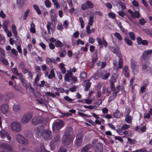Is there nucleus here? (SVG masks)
Here are the masks:
<instances>
[{
  "instance_id": "f257e3e1",
  "label": "nucleus",
  "mask_w": 152,
  "mask_h": 152,
  "mask_svg": "<svg viewBox=\"0 0 152 152\" xmlns=\"http://www.w3.org/2000/svg\"><path fill=\"white\" fill-rule=\"evenodd\" d=\"M109 47L110 50L114 53H115L119 58L118 64H117V61L116 60H115L113 61L114 68L117 69L122 68L123 67L124 62L120 53L119 52H116L115 48L112 46H110Z\"/></svg>"
},
{
  "instance_id": "f03ea898",
  "label": "nucleus",
  "mask_w": 152,
  "mask_h": 152,
  "mask_svg": "<svg viewBox=\"0 0 152 152\" xmlns=\"http://www.w3.org/2000/svg\"><path fill=\"white\" fill-rule=\"evenodd\" d=\"M73 132L72 128L71 127H68L66 129L63 137V142L65 144L68 145L70 144Z\"/></svg>"
},
{
  "instance_id": "7ed1b4c3",
  "label": "nucleus",
  "mask_w": 152,
  "mask_h": 152,
  "mask_svg": "<svg viewBox=\"0 0 152 152\" xmlns=\"http://www.w3.org/2000/svg\"><path fill=\"white\" fill-rule=\"evenodd\" d=\"M64 126V123L62 120H58L54 122L53 125V129L55 132H58Z\"/></svg>"
},
{
  "instance_id": "20e7f679",
  "label": "nucleus",
  "mask_w": 152,
  "mask_h": 152,
  "mask_svg": "<svg viewBox=\"0 0 152 152\" xmlns=\"http://www.w3.org/2000/svg\"><path fill=\"white\" fill-rule=\"evenodd\" d=\"M16 139L18 142L20 144L27 145L28 144V140L21 134H18L16 135Z\"/></svg>"
},
{
  "instance_id": "39448f33",
  "label": "nucleus",
  "mask_w": 152,
  "mask_h": 152,
  "mask_svg": "<svg viewBox=\"0 0 152 152\" xmlns=\"http://www.w3.org/2000/svg\"><path fill=\"white\" fill-rule=\"evenodd\" d=\"M44 130L43 126H39L36 128L34 131L33 134L37 137L42 135L43 132Z\"/></svg>"
},
{
  "instance_id": "423d86ee",
  "label": "nucleus",
  "mask_w": 152,
  "mask_h": 152,
  "mask_svg": "<svg viewBox=\"0 0 152 152\" xmlns=\"http://www.w3.org/2000/svg\"><path fill=\"white\" fill-rule=\"evenodd\" d=\"M32 117V114L31 113H25L23 116L21 121L22 123L26 124L29 122Z\"/></svg>"
},
{
  "instance_id": "0eeeda50",
  "label": "nucleus",
  "mask_w": 152,
  "mask_h": 152,
  "mask_svg": "<svg viewBox=\"0 0 152 152\" xmlns=\"http://www.w3.org/2000/svg\"><path fill=\"white\" fill-rule=\"evenodd\" d=\"M11 127L13 130L16 132H20L21 129V126L20 124L19 123L15 122L12 123Z\"/></svg>"
},
{
  "instance_id": "6e6552de",
  "label": "nucleus",
  "mask_w": 152,
  "mask_h": 152,
  "mask_svg": "<svg viewBox=\"0 0 152 152\" xmlns=\"http://www.w3.org/2000/svg\"><path fill=\"white\" fill-rule=\"evenodd\" d=\"M47 28L48 29V33L49 34H51V31L53 33L55 31L56 26L55 23L50 22H48L47 25Z\"/></svg>"
},
{
  "instance_id": "1a4fd4ad",
  "label": "nucleus",
  "mask_w": 152,
  "mask_h": 152,
  "mask_svg": "<svg viewBox=\"0 0 152 152\" xmlns=\"http://www.w3.org/2000/svg\"><path fill=\"white\" fill-rule=\"evenodd\" d=\"M44 121V118L42 116L34 117L31 121L32 123L34 125H37L42 123Z\"/></svg>"
},
{
  "instance_id": "9d476101",
  "label": "nucleus",
  "mask_w": 152,
  "mask_h": 152,
  "mask_svg": "<svg viewBox=\"0 0 152 152\" xmlns=\"http://www.w3.org/2000/svg\"><path fill=\"white\" fill-rule=\"evenodd\" d=\"M42 136L45 139L50 140L52 137L51 132L48 130H45L44 129Z\"/></svg>"
},
{
  "instance_id": "9b49d317",
  "label": "nucleus",
  "mask_w": 152,
  "mask_h": 152,
  "mask_svg": "<svg viewBox=\"0 0 152 152\" xmlns=\"http://www.w3.org/2000/svg\"><path fill=\"white\" fill-rule=\"evenodd\" d=\"M72 71H71V69H70L69 70L67 71V73L65 74L64 77V80L68 82H69L73 75Z\"/></svg>"
},
{
  "instance_id": "f8f14e48",
  "label": "nucleus",
  "mask_w": 152,
  "mask_h": 152,
  "mask_svg": "<svg viewBox=\"0 0 152 152\" xmlns=\"http://www.w3.org/2000/svg\"><path fill=\"white\" fill-rule=\"evenodd\" d=\"M110 75V73L109 72L102 71L100 73V77L104 80H107Z\"/></svg>"
},
{
  "instance_id": "ddd939ff",
  "label": "nucleus",
  "mask_w": 152,
  "mask_h": 152,
  "mask_svg": "<svg viewBox=\"0 0 152 152\" xmlns=\"http://www.w3.org/2000/svg\"><path fill=\"white\" fill-rule=\"evenodd\" d=\"M96 40L99 45H103L105 47H107V43L105 40L104 38L103 37L102 40L99 38H96Z\"/></svg>"
},
{
  "instance_id": "4468645a",
  "label": "nucleus",
  "mask_w": 152,
  "mask_h": 152,
  "mask_svg": "<svg viewBox=\"0 0 152 152\" xmlns=\"http://www.w3.org/2000/svg\"><path fill=\"white\" fill-rule=\"evenodd\" d=\"M152 53V50L150 49L145 50L142 54V57L144 59L148 58V56H151Z\"/></svg>"
},
{
  "instance_id": "2eb2a0df",
  "label": "nucleus",
  "mask_w": 152,
  "mask_h": 152,
  "mask_svg": "<svg viewBox=\"0 0 152 152\" xmlns=\"http://www.w3.org/2000/svg\"><path fill=\"white\" fill-rule=\"evenodd\" d=\"M9 110V106L6 104H3L1 107V111L3 113L5 114L7 113Z\"/></svg>"
},
{
  "instance_id": "dca6fc26",
  "label": "nucleus",
  "mask_w": 152,
  "mask_h": 152,
  "mask_svg": "<svg viewBox=\"0 0 152 152\" xmlns=\"http://www.w3.org/2000/svg\"><path fill=\"white\" fill-rule=\"evenodd\" d=\"M0 148L1 149L10 152V145L6 143H1L0 144Z\"/></svg>"
},
{
  "instance_id": "f3484780",
  "label": "nucleus",
  "mask_w": 152,
  "mask_h": 152,
  "mask_svg": "<svg viewBox=\"0 0 152 152\" xmlns=\"http://www.w3.org/2000/svg\"><path fill=\"white\" fill-rule=\"evenodd\" d=\"M89 80H85L83 81V85L85 87L84 90L88 91L90 88L91 85V83L89 82Z\"/></svg>"
},
{
  "instance_id": "a211bd4d",
  "label": "nucleus",
  "mask_w": 152,
  "mask_h": 152,
  "mask_svg": "<svg viewBox=\"0 0 152 152\" xmlns=\"http://www.w3.org/2000/svg\"><path fill=\"white\" fill-rule=\"evenodd\" d=\"M122 71L126 77H128L129 76V69L127 65H125L124 66Z\"/></svg>"
},
{
  "instance_id": "6ab92c4d",
  "label": "nucleus",
  "mask_w": 152,
  "mask_h": 152,
  "mask_svg": "<svg viewBox=\"0 0 152 152\" xmlns=\"http://www.w3.org/2000/svg\"><path fill=\"white\" fill-rule=\"evenodd\" d=\"M41 75V73H38L36 75L35 78L34 80L33 85L34 86H37L38 85L37 82L40 79Z\"/></svg>"
},
{
  "instance_id": "aec40b11",
  "label": "nucleus",
  "mask_w": 152,
  "mask_h": 152,
  "mask_svg": "<svg viewBox=\"0 0 152 152\" xmlns=\"http://www.w3.org/2000/svg\"><path fill=\"white\" fill-rule=\"evenodd\" d=\"M102 145L101 143H98L96 146V148L95 150V152H103Z\"/></svg>"
},
{
  "instance_id": "412c9836",
  "label": "nucleus",
  "mask_w": 152,
  "mask_h": 152,
  "mask_svg": "<svg viewBox=\"0 0 152 152\" xmlns=\"http://www.w3.org/2000/svg\"><path fill=\"white\" fill-rule=\"evenodd\" d=\"M132 3L134 6L133 7V9L134 10H140V9L139 8V4L136 0H133L132 2Z\"/></svg>"
},
{
  "instance_id": "4be33fe9",
  "label": "nucleus",
  "mask_w": 152,
  "mask_h": 152,
  "mask_svg": "<svg viewBox=\"0 0 152 152\" xmlns=\"http://www.w3.org/2000/svg\"><path fill=\"white\" fill-rule=\"evenodd\" d=\"M113 116L116 118H119L121 116H123V114L118 110H116L113 114Z\"/></svg>"
},
{
  "instance_id": "5701e85b",
  "label": "nucleus",
  "mask_w": 152,
  "mask_h": 152,
  "mask_svg": "<svg viewBox=\"0 0 152 152\" xmlns=\"http://www.w3.org/2000/svg\"><path fill=\"white\" fill-rule=\"evenodd\" d=\"M7 132L4 130H1L0 131V135L1 137L2 138H4L5 137H7L8 139L10 140V136L7 135Z\"/></svg>"
},
{
  "instance_id": "b1692460",
  "label": "nucleus",
  "mask_w": 152,
  "mask_h": 152,
  "mask_svg": "<svg viewBox=\"0 0 152 152\" xmlns=\"http://www.w3.org/2000/svg\"><path fill=\"white\" fill-rule=\"evenodd\" d=\"M132 68L133 69V70L137 71L138 70V66L137 65V64L135 62H133L132 60L131 63Z\"/></svg>"
},
{
  "instance_id": "393cba45",
  "label": "nucleus",
  "mask_w": 152,
  "mask_h": 152,
  "mask_svg": "<svg viewBox=\"0 0 152 152\" xmlns=\"http://www.w3.org/2000/svg\"><path fill=\"white\" fill-rule=\"evenodd\" d=\"M118 77V75L117 74L115 73L113 74L111 77V78L109 80L110 83H115L116 82V80L117 79Z\"/></svg>"
},
{
  "instance_id": "a878e982",
  "label": "nucleus",
  "mask_w": 152,
  "mask_h": 152,
  "mask_svg": "<svg viewBox=\"0 0 152 152\" xmlns=\"http://www.w3.org/2000/svg\"><path fill=\"white\" fill-rule=\"evenodd\" d=\"M59 67L61 72L63 74H65L66 72V69L64 66V64L61 63L59 64Z\"/></svg>"
},
{
  "instance_id": "bb28decb",
  "label": "nucleus",
  "mask_w": 152,
  "mask_h": 152,
  "mask_svg": "<svg viewBox=\"0 0 152 152\" xmlns=\"http://www.w3.org/2000/svg\"><path fill=\"white\" fill-rule=\"evenodd\" d=\"M91 145L88 144L84 146L82 149L81 152H87L91 148Z\"/></svg>"
},
{
  "instance_id": "cd10ccee",
  "label": "nucleus",
  "mask_w": 152,
  "mask_h": 152,
  "mask_svg": "<svg viewBox=\"0 0 152 152\" xmlns=\"http://www.w3.org/2000/svg\"><path fill=\"white\" fill-rule=\"evenodd\" d=\"M142 69L143 70L146 69L147 71H151V68L149 66L148 64L146 63L143 64Z\"/></svg>"
},
{
  "instance_id": "c85d7f7f",
  "label": "nucleus",
  "mask_w": 152,
  "mask_h": 152,
  "mask_svg": "<svg viewBox=\"0 0 152 152\" xmlns=\"http://www.w3.org/2000/svg\"><path fill=\"white\" fill-rule=\"evenodd\" d=\"M53 77L55 78V75L54 69H52L50 71V73L48 76V78L51 79H52Z\"/></svg>"
},
{
  "instance_id": "c756f323",
  "label": "nucleus",
  "mask_w": 152,
  "mask_h": 152,
  "mask_svg": "<svg viewBox=\"0 0 152 152\" xmlns=\"http://www.w3.org/2000/svg\"><path fill=\"white\" fill-rule=\"evenodd\" d=\"M0 60L1 61L2 63L5 65H8V62L7 60H6L5 58L1 56L0 55Z\"/></svg>"
},
{
  "instance_id": "7c9ffc66",
  "label": "nucleus",
  "mask_w": 152,
  "mask_h": 152,
  "mask_svg": "<svg viewBox=\"0 0 152 152\" xmlns=\"http://www.w3.org/2000/svg\"><path fill=\"white\" fill-rule=\"evenodd\" d=\"M11 28L12 33L14 35L16 36L17 34V32L16 30L17 28L15 24H12L11 26Z\"/></svg>"
},
{
  "instance_id": "2f4dec72",
  "label": "nucleus",
  "mask_w": 152,
  "mask_h": 152,
  "mask_svg": "<svg viewBox=\"0 0 152 152\" xmlns=\"http://www.w3.org/2000/svg\"><path fill=\"white\" fill-rule=\"evenodd\" d=\"M46 62L47 64H49L50 63H53L55 64L56 63V61L55 58H46Z\"/></svg>"
},
{
  "instance_id": "473e14b6",
  "label": "nucleus",
  "mask_w": 152,
  "mask_h": 152,
  "mask_svg": "<svg viewBox=\"0 0 152 152\" xmlns=\"http://www.w3.org/2000/svg\"><path fill=\"white\" fill-rule=\"evenodd\" d=\"M135 11L134 13L133 17H135L139 18L140 17V15L138 10H135Z\"/></svg>"
},
{
  "instance_id": "72a5a7b5",
  "label": "nucleus",
  "mask_w": 152,
  "mask_h": 152,
  "mask_svg": "<svg viewBox=\"0 0 152 152\" xmlns=\"http://www.w3.org/2000/svg\"><path fill=\"white\" fill-rule=\"evenodd\" d=\"M125 117V122L129 124H130L132 123V116H130Z\"/></svg>"
},
{
  "instance_id": "f704fd0d",
  "label": "nucleus",
  "mask_w": 152,
  "mask_h": 152,
  "mask_svg": "<svg viewBox=\"0 0 152 152\" xmlns=\"http://www.w3.org/2000/svg\"><path fill=\"white\" fill-rule=\"evenodd\" d=\"M114 36L120 41L122 39V38L120 34L118 32H115L114 34Z\"/></svg>"
},
{
  "instance_id": "c9c22d12",
  "label": "nucleus",
  "mask_w": 152,
  "mask_h": 152,
  "mask_svg": "<svg viewBox=\"0 0 152 152\" xmlns=\"http://www.w3.org/2000/svg\"><path fill=\"white\" fill-rule=\"evenodd\" d=\"M147 83V84H146L145 85L142 86L140 88V91L142 93H143L145 91L146 88L148 84V81L147 80L146 81Z\"/></svg>"
},
{
  "instance_id": "e433bc0d",
  "label": "nucleus",
  "mask_w": 152,
  "mask_h": 152,
  "mask_svg": "<svg viewBox=\"0 0 152 152\" xmlns=\"http://www.w3.org/2000/svg\"><path fill=\"white\" fill-rule=\"evenodd\" d=\"M94 22V18L92 16H90L89 18V21L88 23V25L91 26L93 24Z\"/></svg>"
},
{
  "instance_id": "4c0bfd02",
  "label": "nucleus",
  "mask_w": 152,
  "mask_h": 152,
  "mask_svg": "<svg viewBox=\"0 0 152 152\" xmlns=\"http://www.w3.org/2000/svg\"><path fill=\"white\" fill-rule=\"evenodd\" d=\"M80 79L81 80L85 79L86 78V74L85 72H82L80 74Z\"/></svg>"
},
{
  "instance_id": "58836bf2",
  "label": "nucleus",
  "mask_w": 152,
  "mask_h": 152,
  "mask_svg": "<svg viewBox=\"0 0 152 152\" xmlns=\"http://www.w3.org/2000/svg\"><path fill=\"white\" fill-rule=\"evenodd\" d=\"M132 152H148L147 149L145 148H142L141 149L137 150Z\"/></svg>"
},
{
  "instance_id": "ea45409f",
  "label": "nucleus",
  "mask_w": 152,
  "mask_h": 152,
  "mask_svg": "<svg viewBox=\"0 0 152 152\" xmlns=\"http://www.w3.org/2000/svg\"><path fill=\"white\" fill-rule=\"evenodd\" d=\"M98 59L97 53L96 52H95L92 58V61L95 63Z\"/></svg>"
},
{
  "instance_id": "a19ab883",
  "label": "nucleus",
  "mask_w": 152,
  "mask_h": 152,
  "mask_svg": "<svg viewBox=\"0 0 152 152\" xmlns=\"http://www.w3.org/2000/svg\"><path fill=\"white\" fill-rule=\"evenodd\" d=\"M120 87L121 86L120 85L117 86L116 87V88L115 89H114L113 91V94H115V95L117 96L118 93L120 91Z\"/></svg>"
},
{
  "instance_id": "79ce46f5",
  "label": "nucleus",
  "mask_w": 152,
  "mask_h": 152,
  "mask_svg": "<svg viewBox=\"0 0 152 152\" xmlns=\"http://www.w3.org/2000/svg\"><path fill=\"white\" fill-rule=\"evenodd\" d=\"M26 64L23 61H22L19 64L18 68L19 69L22 70L25 67Z\"/></svg>"
},
{
  "instance_id": "37998d69",
  "label": "nucleus",
  "mask_w": 152,
  "mask_h": 152,
  "mask_svg": "<svg viewBox=\"0 0 152 152\" xmlns=\"http://www.w3.org/2000/svg\"><path fill=\"white\" fill-rule=\"evenodd\" d=\"M33 7L34 9L35 10L37 13L38 14H41V11L39 9L38 7L36 5H34L33 6Z\"/></svg>"
},
{
  "instance_id": "c03bdc74",
  "label": "nucleus",
  "mask_w": 152,
  "mask_h": 152,
  "mask_svg": "<svg viewBox=\"0 0 152 152\" xmlns=\"http://www.w3.org/2000/svg\"><path fill=\"white\" fill-rule=\"evenodd\" d=\"M44 93L46 94V95H47L48 96H51L53 98L55 97L56 96V95L55 94L51 92H45Z\"/></svg>"
},
{
  "instance_id": "a18cd8bd",
  "label": "nucleus",
  "mask_w": 152,
  "mask_h": 152,
  "mask_svg": "<svg viewBox=\"0 0 152 152\" xmlns=\"http://www.w3.org/2000/svg\"><path fill=\"white\" fill-rule=\"evenodd\" d=\"M55 45L57 47H62L63 46L62 42L58 40L56 42Z\"/></svg>"
},
{
  "instance_id": "49530a36",
  "label": "nucleus",
  "mask_w": 152,
  "mask_h": 152,
  "mask_svg": "<svg viewBox=\"0 0 152 152\" xmlns=\"http://www.w3.org/2000/svg\"><path fill=\"white\" fill-rule=\"evenodd\" d=\"M124 40L127 43V44L130 46H132V42L129 39L125 38H124Z\"/></svg>"
},
{
  "instance_id": "de8ad7c7",
  "label": "nucleus",
  "mask_w": 152,
  "mask_h": 152,
  "mask_svg": "<svg viewBox=\"0 0 152 152\" xmlns=\"http://www.w3.org/2000/svg\"><path fill=\"white\" fill-rule=\"evenodd\" d=\"M13 109L15 112H17L20 110V107L19 105H15L13 106Z\"/></svg>"
},
{
  "instance_id": "09e8293b",
  "label": "nucleus",
  "mask_w": 152,
  "mask_h": 152,
  "mask_svg": "<svg viewBox=\"0 0 152 152\" xmlns=\"http://www.w3.org/2000/svg\"><path fill=\"white\" fill-rule=\"evenodd\" d=\"M129 36L130 38L132 40H134L135 39V36L134 33L132 32H130L129 33Z\"/></svg>"
},
{
  "instance_id": "8fccbe9b",
  "label": "nucleus",
  "mask_w": 152,
  "mask_h": 152,
  "mask_svg": "<svg viewBox=\"0 0 152 152\" xmlns=\"http://www.w3.org/2000/svg\"><path fill=\"white\" fill-rule=\"evenodd\" d=\"M116 96L115 95V94H113V93L112 95L110 96L109 97V99L108 101V102H110L113 100L115 99Z\"/></svg>"
},
{
  "instance_id": "3c124183",
  "label": "nucleus",
  "mask_w": 152,
  "mask_h": 152,
  "mask_svg": "<svg viewBox=\"0 0 152 152\" xmlns=\"http://www.w3.org/2000/svg\"><path fill=\"white\" fill-rule=\"evenodd\" d=\"M54 5L55 6L56 9H58L60 8V6L57 0H51Z\"/></svg>"
},
{
  "instance_id": "603ef678",
  "label": "nucleus",
  "mask_w": 152,
  "mask_h": 152,
  "mask_svg": "<svg viewBox=\"0 0 152 152\" xmlns=\"http://www.w3.org/2000/svg\"><path fill=\"white\" fill-rule=\"evenodd\" d=\"M82 140H77L76 139L75 142V145L76 146H80L82 144Z\"/></svg>"
},
{
  "instance_id": "864d4df0",
  "label": "nucleus",
  "mask_w": 152,
  "mask_h": 152,
  "mask_svg": "<svg viewBox=\"0 0 152 152\" xmlns=\"http://www.w3.org/2000/svg\"><path fill=\"white\" fill-rule=\"evenodd\" d=\"M66 51L64 50H61L60 54V56L61 57H63L65 56L66 55Z\"/></svg>"
},
{
  "instance_id": "5fc2aeb1",
  "label": "nucleus",
  "mask_w": 152,
  "mask_h": 152,
  "mask_svg": "<svg viewBox=\"0 0 152 152\" xmlns=\"http://www.w3.org/2000/svg\"><path fill=\"white\" fill-rule=\"evenodd\" d=\"M29 10H28L26 11L23 16V20H26V19L28 16V15L29 13Z\"/></svg>"
},
{
  "instance_id": "6e6d98bb",
  "label": "nucleus",
  "mask_w": 152,
  "mask_h": 152,
  "mask_svg": "<svg viewBox=\"0 0 152 152\" xmlns=\"http://www.w3.org/2000/svg\"><path fill=\"white\" fill-rule=\"evenodd\" d=\"M20 81L22 83V85H23V86L24 87H25L27 89L28 86L26 84V81L25 79H24L23 80H22Z\"/></svg>"
},
{
  "instance_id": "4d7b16f0",
  "label": "nucleus",
  "mask_w": 152,
  "mask_h": 152,
  "mask_svg": "<svg viewBox=\"0 0 152 152\" xmlns=\"http://www.w3.org/2000/svg\"><path fill=\"white\" fill-rule=\"evenodd\" d=\"M79 20L81 24V28H83L84 27V23L83 18L81 17H79Z\"/></svg>"
},
{
  "instance_id": "13d9d810",
  "label": "nucleus",
  "mask_w": 152,
  "mask_h": 152,
  "mask_svg": "<svg viewBox=\"0 0 152 152\" xmlns=\"http://www.w3.org/2000/svg\"><path fill=\"white\" fill-rule=\"evenodd\" d=\"M130 127V126L129 125L127 124H124L122 126L121 129L123 130H126L129 129Z\"/></svg>"
},
{
  "instance_id": "bf43d9fd",
  "label": "nucleus",
  "mask_w": 152,
  "mask_h": 152,
  "mask_svg": "<svg viewBox=\"0 0 152 152\" xmlns=\"http://www.w3.org/2000/svg\"><path fill=\"white\" fill-rule=\"evenodd\" d=\"M76 139L82 140L83 138V135L81 133H78L76 136Z\"/></svg>"
},
{
  "instance_id": "052dcab7",
  "label": "nucleus",
  "mask_w": 152,
  "mask_h": 152,
  "mask_svg": "<svg viewBox=\"0 0 152 152\" xmlns=\"http://www.w3.org/2000/svg\"><path fill=\"white\" fill-rule=\"evenodd\" d=\"M127 139L129 143L131 144H134L136 142V141L134 139H132L129 138H127Z\"/></svg>"
},
{
  "instance_id": "680f3d73",
  "label": "nucleus",
  "mask_w": 152,
  "mask_h": 152,
  "mask_svg": "<svg viewBox=\"0 0 152 152\" xmlns=\"http://www.w3.org/2000/svg\"><path fill=\"white\" fill-rule=\"evenodd\" d=\"M28 73V78L32 80L33 78V72L31 71H29Z\"/></svg>"
},
{
  "instance_id": "e2e57ef3",
  "label": "nucleus",
  "mask_w": 152,
  "mask_h": 152,
  "mask_svg": "<svg viewBox=\"0 0 152 152\" xmlns=\"http://www.w3.org/2000/svg\"><path fill=\"white\" fill-rule=\"evenodd\" d=\"M131 112V110L129 108H127L126 109L125 112V117L130 116V113Z\"/></svg>"
},
{
  "instance_id": "0e129e2a",
  "label": "nucleus",
  "mask_w": 152,
  "mask_h": 152,
  "mask_svg": "<svg viewBox=\"0 0 152 152\" xmlns=\"http://www.w3.org/2000/svg\"><path fill=\"white\" fill-rule=\"evenodd\" d=\"M139 22L140 24L141 25H143L146 22L144 19L142 18L139 20Z\"/></svg>"
},
{
  "instance_id": "69168bd1",
  "label": "nucleus",
  "mask_w": 152,
  "mask_h": 152,
  "mask_svg": "<svg viewBox=\"0 0 152 152\" xmlns=\"http://www.w3.org/2000/svg\"><path fill=\"white\" fill-rule=\"evenodd\" d=\"M17 75L18 76L19 79L20 80V81L25 79V78L23 77V74L21 73H18V75Z\"/></svg>"
},
{
  "instance_id": "338daca9",
  "label": "nucleus",
  "mask_w": 152,
  "mask_h": 152,
  "mask_svg": "<svg viewBox=\"0 0 152 152\" xmlns=\"http://www.w3.org/2000/svg\"><path fill=\"white\" fill-rule=\"evenodd\" d=\"M108 15L109 17L112 18L114 19L115 17V15L112 12H110L108 13Z\"/></svg>"
},
{
  "instance_id": "774afa93",
  "label": "nucleus",
  "mask_w": 152,
  "mask_h": 152,
  "mask_svg": "<svg viewBox=\"0 0 152 152\" xmlns=\"http://www.w3.org/2000/svg\"><path fill=\"white\" fill-rule=\"evenodd\" d=\"M87 4L88 6L89 7L91 8L94 7V4L91 2L88 1L87 2Z\"/></svg>"
}]
</instances>
